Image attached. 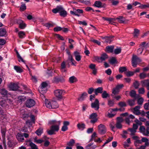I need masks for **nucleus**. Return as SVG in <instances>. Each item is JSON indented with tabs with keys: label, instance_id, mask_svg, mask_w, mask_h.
I'll list each match as a JSON object with an SVG mask.
<instances>
[{
	"label": "nucleus",
	"instance_id": "nucleus-13",
	"mask_svg": "<svg viewBox=\"0 0 149 149\" xmlns=\"http://www.w3.org/2000/svg\"><path fill=\"white\" fill-rule=\"evenodd\" d=\"M8 87L10 90L15 91L18 89L19 86L17 84L11 83L9 85Z\"/></svg>",
	"mask_w": 149,
	"mask_h": 149
},
{
	"label": "nucleus",
	"instance_id": "nucleus-4",
	"mask_svg": "<svg viewBox=\"0 0 149 149\" xmlns=\"http://www.w3.org/2000/svg\"><path fill=\"white\" fill-rule=\"evenodd\" d=\"M47 86V84L46 82H43L42 83L41 86L39 88V92L41 93V94L45 93L46 92V87Z\"/></svg>",
	"mask_w": 149,
	"mask_h": 149
},
{
	"label": "nucleus",
	"instance_id": "nucleus-47",
	"mask_svg": "<svg viewBox=\"0 0 149 149\" xmlns=\"http://www.w3.org/2000/svg\"><path fill=\"white\" fill-rule=\"evenodd\" d=\"M130 95L132 97L135 98L136 95L135 91L133 90H132L130 92Z\"/></svg>",
	"mask_w": 149,
	"mask_h": 149
},
{
	"label": "nucleus",
	"instance_id": "nucleus-49",
	"mask_svg": "<svg viewBox=\"0 0 149 149\" xmlns=\"http://www.w3.org/2000/svg\"><path fill=\"white\" fill-rule=\"evenodd\" d=\"M74 143V140L73 139H71L70 141L68 142L67 144L69 146H72Z\"/></svg>",
	"mask_w": 149,
	"mask_h": 149
},
{
	"label": "nucleus",
	"instance_id": "nucleus-52",
	"mask_svg": "<svg viewBox=\"0 0 149 149\" xmlns=\"http://www.w3.org/2000/svg\"><path fill=\"white\" fill-rule=\"evenodd\" d=\"M110 126L112 130L113 131L115 132L116 131V129L115 128L114 126V124L113 123H111L110 124Z\"/></svg>",
	"mask_w": 149,
	"mask_h": 149
},
{
	"label": "nucleus",
	"instance_id": "nucleus-40",
	"mask_svg": "<svg viewBox=\"0 0 149 149\" xmlns=\"http://www.w3.org/2000/svg\"><path fill=\"white\" fill-rule=\"evenodd\" d=\"M18 35L19 37L21 38H22L24 37L25 33L24 32L20 31L19 32Z\"/></svg>",
	"mask_w": 149,
	"mask_h": 149
},
{
	"label": "nucleus",
	"instance_id": "nucleus-3",
	"mask_svg": "<svg viewBox=\"0 0 149 149\" xmlns=\"http://www.w3.org/2000/svg\"><path fill=\"white\" fill-rule=\"evenodd\" d=\"M98 133L101 135H103L107 132V129L105 126L102 124H100L98 127Z\"/></svg>",
	"mask_w": 149,
	"mask_h": 149
},
{
	"label": "nucleus",
	"instance_id": "nucleus-34",
	"mask_svg": "<svg viewBox=\"0 0 149 149\" xmlns=\"http://www.w3.org/2000/svg\"><path fill=\"white\" fill-rule=\"evenodd\" d=\"M6 132V130L5 129H2L1 130V133L2 136L4 141L5 139V135Z\"/></svg>",
	"mask_w": 149,
	"mask_h": 149
},
{
	"label": "nucleus",
	"instance_id": "nucleus-37",
	"mask_svg": "<svg viewBox=\"0 0 149 149\" xmlns=\"http://www.w3.org/2000/svg\"><path fill=\"white\" fill-rule=\"evenodd\" d=\"M6 33V30L3 29H0V36H3Z\"/></svg>",
	"mask_w": 149,
	"mask_h": 149
},
{
	"label": "nucleus",
	"instance_id": "nucleus-2",
	"mask_svg": "<svg viewBox=\"0 0 149 149\" xmlns=\"http://www.w3.org/2000/svg\"><path fill=\"white\" fill-rule=\"evenodd\" d=\"M65 93V91L63 90L57 89L54 91L55 96L58 99H62Z\"/></svg>",
	"mask_w": 149,
	"mask_h": 149
},
{
	"label": "nucleus",
	"instance_id": "nucleus-39",
	"mask_svg": "<svg viewBox=\"0 0 149 149\" xmlns=\"http://www.w3.org/2000/svg\"><path fill=\"white\" fill-rule=\"evenodd\" d=\"M25 97L24 96H19L18 98V100L19 102H23L25 100Z\"/></svg>",
	"mask_w": 149,
	"mask_h": 149
},
{
	"label": "nucleus",
	"instance_id": "nucleus-54",
	"mask_svg": "<svg viewBox=\"0 0 149 149\" xmlns=\"http://www.w3.org/2000/svg\"><path fill=\"white\" fill-rule=\"evenodd\" d=\"M135 99L133 100H130L128 101L129 104L130 106H133L135 104Z\"/></svg>",
	"mask_w": 149,
	"mask_h": 149
},
{
	"label": "nucleus",
	"instance_id": "nucleus-41",
	"mask_svg": "<svg viewBox=\"0 0 149 149\" xmlns=\"http://www.w3.org/2000/svg\"><path fill=\"white\" fill-rule=\"evenodd\" d=\"M43 132V129L42 128H40L37 130L35 133L37 134V135L39 136Z\"/></svg>",
	"mask_w": 149,
	"mask_h": 149
},
{
	"label": "nucleus",
	"instance_id": "nucleus-20",
	"mask_svg": "<svg viewBox=\"0 0 149 149\" xmlns=\"http://www.w3.org/2000/svg\"><path fill=\"white\" fill-rule=\"evenodd\" d=\"M113 37V36L108 37H102V39L104 40L105 42L107 43H110L113 40L112 38Z\"/></svg>",
	"mask_w": 149,
	"mask_h": 149
},
{
	"label": "nucleus",
	"instance_id": "nucleus-15",
	"mask_svg": "<svg viewBox=\"0 0 149 149\" xmlns=\"http://www.w3.org/2000/svg\"><path fill=\"white\" fill-rule=\"evenodd\" d=\"M17 23L19 24V27L21 29H23L25 28L26 25L23 21L20 19H18L17 21Z\"/></svg>",
	"mask_w": 149,
	"mask_h": 149
},
{
	"label": "nucleus",
	"instance_id": "nucleus-63",
	"mask_svg": "<svg viewBox=\"0 0 149 149\" xmlns=\"http://www.w3.org/2000/svg\"><path fill=\"white\" fill-rule=\"evenodd\" d=\"M116 19L118 20V22L120 23H123L124 21L123 20V17L120 16L119 17L116 18Z\"/></svg>",
	"mask_w": 149,
	"mask_h": 149
},
{
	"label": "nucleus",
	"instance_id": "nucleus-33",
	"mask_svg": "<svg viewBox=\"0 0 149 149\" xmlns=\"http://www.w3.org/2000/svg\"><path fill=\"white\" fill-rule=\"evenodd\" d=\"M68 60L71 62L72 65L74 66L76 65H75L76 62L73 59L71 55H70L68 56Z\"/></svg>",
	"mask_w": 149,
	"mask_h": 149
},
{
	"label": "nucleus",
	"instance_id": "nucleus-62",
	"mask_svg": "<svg viewBox=\"0 0 149 149\" xmlns=\"http://www.w3.org/2000/svg\"><path fill=\"white\" fill-rule=\"evenodd\" d=\"M135 88H137L139 86V83L138 81H135L133 84Z\"/></svg>",
	"mask_w": 149,
	"mask_h": 149
},
{
	"label": "nucleus",
	"instance_id": "nucleus-27",
	"mask_svg": "<svg viewBox=\"0 0 149 149\" xmlns=\"http://www.w3.org/2000/svg\"><path fill=\"white\" fill-rule=\"evenodd\" d=\"M135 58L133 55L132 60V65L134 67H136L137 64V63Z\"/></svg>",
	"mask_w": 149,
	"mask_h": 149
},
{
	"label": "nucleus",
	"instance_id": "nucleus-43",
	"mask_svg": "<svg viewBox=\"0 0 149 149\" xmlns=\"http://www.w3.org/2000/svg\"><path fill=\"white\" fill-rule=\"evenodd\" d=\"M139 7L141 9H145L147 8H149V4H141L139 6Z\"/></svg>",
	"mask_w": 149,
	"mask_h": 149
},
{
	"label": "nucleus",
	"instance_id": "nucleus-23",
	"mask_svg": "<svg viewBox=\"0 0 149 149\" xmlns=\"http://www.w3.org/2000/svg\"><path fill=\"white\" fill-rule=\"evenodd\" d=\"M103 88L101 87H98L95 90V93L96 95L98 93H102L103 92Z\"/></svg>",
	"mask_w": 149,
	"mask_h": 149
},
{
	"label": "nucleus",
	"instance_id": "nucleus-45",
	"mask_svg": "<svg viewBox=\"0 0 149 149\" xmlns=\"http://www.w3.org/2000/svg\"><path fill=\"white\" fill-rule=\"evenodd\" d=\"M139 31L137 29H134V37H137L139 33Z\"/></svg>",
	"mask_w": 149,
	"mask_h": 149
},
{
	"label": "nucleus",
	"instance_id": "nucleus-48",
	"mask_svg": "<svg viewBox=\"0 0 149 149\" xmlns=\"http://www.w3.org/2000/svg\"><path fill=\"white\" fill-rule=\"evenodd\" d=\"M90 41L95 43H96L98 45H100L101 44V42L97 40L94 39L93 38H91V39Z\"/></svg>",
	"mask_w": 149,
	"mask_h": 149
},
{
	"label": "nucleus",
	"instance_id": "nucleus-14",
	"mask_svg": "<svg viewBox=\"0 0 149 149\" xmlns=\"http://www.w3.org/2000/svg\"><path fill=\"white\" fill-rule=\"evenodd\" d=\"M16 138L19 142H23L24 140L23 134L18 133L16 135Z\"/></svg>",
	"mask_w": 149,
	"mask_h": 149
},
{
	"label": "nucleus",
	"instance_id": "nucleus-36",
	"mask_svg": "<svg viewBox=\"0 0 149 149\" xmlns=\"http://www.w3.org/2000/svg\"><path fill=\"white\" fill-rule=\"evenodd\" d=\"M0 93L3 95H5L7 94V91L5 89H0Z\"/></svg>",
	"mask_w": 149,
	"mask_h": 149
},
{
	"label": "nucleus",
	"instance_id": "nucleus-51",
	"mask_svg": "<svg viewBox=\"0 0 149 149\" xmlns=\"http://www.w3.org/2000/svg\"><path fill=\"white\" fill-rule=\"evenodd\" d=\"M81 2L87 5H90L91 4L90 0H83L81 1Z\"/></svg>",
	"mask_w": 149,
	"mask_h": 149
},
{
	"label": "nucleus",
	"instance_id": "nucleus-57",
	"mask_svg": "<svg viewBox=\"0 0 149 149\" xmlns=\"http://www.w3.org/2000/svg\"><path fill=\"white\" fill-rule=\"evenodd\" d=\"M109 62L113 64L116 62V60L114 58H112L110 60Z\"/></svg>",
	"mask_w": 149,
	"mask_h": 149
},
{
	"label": "nucleus",
	"instance_id": "nucleus-42",
	"mask_svg": "<svg viewBox=\"0 0 149 149\" xmlns=\"http://www.w3.org/2000/svg\"><path fill=\"white\" fill-rule=\"evenodd\" d=\"M61 7V6H57L56 8L53 9L52 10V12L55 13H59V8H60Z\"/></svg>",
	"mask_w": 149,
	"mask_h": 149
},
{
	"label": "nucleus",
	"instance_id": "nucleus-35",
	"mask_svg": "<svg viewBox=\"0 0 149 149\" xmlns=\"http://www.w3.org/2000/svg\"><path fill=\"white\" fill-rule=\"evenodd\" d=\"M139 130L141 133L144 135H145L146 130L145 127L143 126H141L139 128Z\"/></svg>",
	"mask_w": 149,
	"mask_h": 149
},
{
	"label": "nucleus",
	"instance_id": "nucleus-44",
	"mask_svg": "<svg viewBox=\"0 0 149 149\" xmlns=\"http://www.w3.org/2000/svg\"><path fill=\"white\" fill-rule=\"evenodd\" d=\"M147 75L144 72L141 73L139 74V77L140 79H143L146 78Z\"/></svg>",
	"mask_w": 149,
	"mask_h": 149
},
{
	"label": "nucleus",
	"instance_id": "nucleus-16",
	"mask_svg": "<svg viewBox=\"0 0 149 149\" xmlns=\"http://www.w3.org/2000/svg\"><path fill=\"white\" fill-rule=\"evenodd\" d=\"M30 118L31 121L29 120L27 121L26 122V123L27 125L29 124L31 125L32 123L34 124L35 123V116L33 115H31L30 116Z\"/></svg>",
	"mask_w": 149,
	"mask_h": 149
},
{
	"label": "nucleus",
	"instance_id": "nucleus-50",
	"mask_svg": "<svg viewBox=\"0 0 149 149\" xmlns=\"http://www.w3.org/2000/svg\"><path fill=\"white\" fill-rule=\"evenodd\" d=\"M142 143L141 140L137 139L134 142V144L135 146L137 147L138 146L139 144H141Z\"/></svg>",
	"mask_w": 149,
	"mask_h": 149
},
{
	"label": "nucleus",
	"instance_id": "nucleus-1",
	"mask_svg": "<svg viewBox=\"0 0 149 149\" xmlns=\"http://www.w3.org/2000/svg\"><path fill=\"white\" fill-rule=\"evenodd\" d=\"M61 122V121H57L56 120H52L49 121V123L54 125L52 126L51 130L47 131V133L49 135H52L56 131H58L59 130V126L60 125Z\"/></svg>",
	"mask_w": 149,
	"mask_h": 149
},
{
	"label": "nucleus",
	"instance_id": "nucleus-61",
	"mask_svg": "<svg viewBox=\"0 0 149 149\" xmlns=\"http://www.w3.org/2000/svg\"><path fill=\"white\" fill-rule=\"evenodd\" d=\"M144 48L141 47L139 48L137 50V52L138 53V54L140 55L142 53Z\"/></svg>",
	"mask_w": 149,
	"mask_h": 149
},
{
	"label": "nucleus",
	"instance_id": "nucleus-31",
	"mask_svg": "<svg viewBox=\"0 0 149 149\" xmlns=\"http://www.w3.org/2000/svg\"><path fill=\"white\" fill-rule=\"evenodd\" d=\"M114 47L113 46H108L106 47V49L107 52H113Z\"/></svg>",
	"mask_w": 149,
	"mask_h": 149
},
{
	"label": "nucleus",
	"instance_id": "nucleus-10",
	"mask_svg": "<svg viewBox=\"0 0 149 149\" xmlns=\"http://www.w3.org/2000/svg\"><path fill=\"white\" fill-rule=\"evenodd\" d=\"M0 114L1 116L0 118L1 120H2V121L3 122H5L7 119V115L4 114L1 108H0Z\"/></svg>",
	"mask_w": 149,
	"mask_h": 149
},
{
	"label": "nucleus",
	"instance_id": "nucleus-46",
	"mask_svg": "<svg viewBox=\"0 0 149 149\" xmlns=\"http://www.w3.org/2000/svg\"><path fill=\"white\" fill-rule=\"evenodd\" d=\"M121 51V49L120 48H118L115 49L114 50V53L115 54H118L120 53Z\"/></svg>",
	"mask_w": 149,
	"mask_h": 149
},
{
	"label": "nucleus",
	"instance_id": "nucleus-8",
	"mask_svg": "<svg viewBox=\"0 0 149 149\" xmlns=\"http://www.w3.org/2000/svg\"><path fill=\"white\" fill-rule=\"evenodd\" d=\"M25 104L26 107L29 108L34 106L35 102L33 99H29L27 100Z\"/></svg>",
	"mask_w": 149,
	"mask_h": 149
},
{
	"label": "nucleus",
	"instance_id": "nucleus-38",
	"mask_svg": "<svg viewBox=\"0 0 149 149\" xmlns=\"http://www.w3.org/2000/svg\"><path fill=\"white\" fill-rule=\"evenodd\" d=\"M77 81V79L74 76L71 77L69 78L70 82L71 83H73Z\"/></svg>",
	"mask_w": 149,
	"mask_h": 149
},
{
	"label": "nucleus",
	"instance_id": "nucleus-21",
	"mask_svg": "<svg viewBox=\"0 0 149 149\" xmlns=\"http://www.w3.org/2000/svg\"><path fill=\"white\" fill-rule=\"evenodd\" d=\"M87 94L86 92H84L78 98V100L79 101L83 100L87 97Z\"/></svg>",
	"mask_w": 149,
	"mask_h": 149
},
{
	"label": "nucleus",
	"instance_id": "nucleus-29",
	"mask_svg": "<svg viewBox=\"0 0 149 149\" xmlns=\"http://www.w3.org/2000/svg\"><path fill=\"white\" fill-rule=\"evenodd\" d=\"M14 69L18 73H21L23 72L22 69L18 66H14Z\"/></svg>",
	"mask_w": 149,
	"mask_h": 149
},
{
	"label": "nucleus",
	"instance_id": "nucleus-55",
	"mask_svg": "<svg viewBox=\"0 0 149 149\" xmlns=\"http://www.w3.org/2000/svg\"><path fill=\"white\" fill-rule=\"evenodd\" d=\"M128 130H129L131 132V135H133L136 132V130L132 128H129L128 129Z\"/></svg>",
	"mask_w": 149,
	"mask_h": 149
},
{
	"label": "nucleus",
	"instance_id": "nucleus-59",
	"mask_svg": "<svg viewBox=\"0 0 149 149\" xmlns=\"http://www.w3.org/2000/svg\"><path fill=\"white\" fill-rule=\"evenodd\" d=\"M16 53H17V57H18V58L19 59V62H20V61L24 62V61H23V60L22 58L20 56V55H19V53H18V52H17V51H16Z\"/></svg>",
	"mask_w": 149,
	"mask_h": 149
},
{
	"label": "nucleus",
	"instance_id": "nucleus-17",
	"mask_svg": "<svg viewBox=\"0 0 149 149\" xmlns=\"http://www.w3.org/2000/svg\"><path fill=\"white\" fill-rule=\"evenodd\" d=\"M142 85L143 86H146L148 90H149V80H144L141 81Z\"/></svg>",
	"mask_w": 149,
	"mask_h": 149
},
{
	"label": "nucleus",
	"instance_id": "nucleus-24",
	"mask_svg": "<svg viewBox=\"0 0 149 149\" xmlns=\"http://www.w3.org/2000/svg\"><path fill=\"white\" fill-rule=\"evenodd\" d=\"M103 19L105 20L108 21L110 24H113L115 20V19L113 18L103 17Z\"/></svg>",
	"mask_w": 149,
	"mask_h": 149
},
{
	"label": "nucleus",
	"instance_id": "nucleus-6",
	"mask_svg": "<svg viewBox=\"0 0 149 149\" xmlns=\"http://www.w3.org/2000/svg\"><path fill=\"white\" fill-rule=\"evenodd\" d=\"M97 115L96 113H93L90 115L89 118L91 119L90 122L91 123L94 124L97 122L98 120L97 118Z\"/></svg>",
	"mask_w": 149,
	"mask_h": 149
},
{
	"label": "nucleus",
	"instance_id": "nucleus-30",
	"mask_svg": "<svg viewBox=\"0 0 149 149\" xmlns=\"http://www.w3.org/2000/svg\"><path fill=\"white\" fill-rule=\"evenodd\" d=\"M109 96V95L108 93L106 91H103L102 94V97L103 98H106Z\"/></svg>",
	"mask_w": 149,
	"mask_h": 149
},
{
	"label": "nucleus",
	"instance_id": "nucleus-56",
	"mask_svg": "<svg viewBox=\"0 0 149 149\" xmlns=\"http://www.w3.org/2000/svg\"><path fill=\"white\" fill-rule=\"evenodd\" d=\"M43 141V140L42 139H37L36 138L34 139V142L37 143H41Z\"/></svg>",
	"mask_w": 149,
	"mask_h": 149
},
{
	"label": "nucleus",
	"instance_id": "nucleus-19",
	"mask_svg": "<svg viewBox=\"0 0 149 149\" xmlns=\"http://www.w3.org/2000/svg\"><path fill=\"white\" fill-rule=\"evenodd\" d=\"M141 108L140 106H136L134 109L133 113L136 115H139L141 114L139 111V109Z\"/></svg>",
	"mask_w": 149,
	"mask_h": 149
},
{
	"label": "nucleus",
	"instance_id": "nucleus-53",
	"mask_svg": "<svg viewBox=\"0 0 149 149\" xmlns=\"http://www.w3.org/2000/svg\"><path fill=\"white\" fill-rule=\"evenodd\" d=\"M143 101L144 99L142 97L140 98L138 100V104L139 105H141L142 104Z\"/></svg>",
	"mask_w": 149,
	"mask_h": 149
},
{
	"label": "nucleus",
	"instance_id": "nucleus-28",
	"mask_svg": "<svg viewBox=\"0 0 149 149\" xmlns=\"http://www.w3.org/2000/svg\"><path fill=\"white\" fill-rule=\"evenodd\" d=\"M94 6L98 8H100L102 7V3L99 1H97L95 2L94 5Z\"/></svg>",
	"mask_w": 149,
	"mask_h": 149
},
{
	"label": "nucleus",
	"instance_id": "nucleus-32",
	"mask_svg": "<svg viewBox=\"0 0 149 149\" xmlns=\"http://www.w3.org/2000/svg\"><path fill=\"white\" fill-rule=\"evenodd\" d=\"M77 127L79 130H83L85 127V125L84 123H78L77 125Z\"/></svg>",
	"mask_w": 149,
	"mask_h": 149
},
{
	"label": "nucleus",
	"instance_id": "nucleus-11",
	"mask_svg": "<svg viewBox=\"0 0 149 149\" xmlns=\"http://www.w3.org/2000/svg\"><path fill=\"white\" fill-rule=\"evenodd\" d=\"M59 13L60 15L62 17H65L67 15V13L66 11L63 8V7L61 6L60 8H59Z\"/></svg>",
	"mask_w": 149,
	"mask_h": 149
},
{
	"label": "nucleus",
	"instance_id": "nucleus-64",
	"mask_svg": "<svg viewBox=\"0 0 149 149\" xmlns=\"http://www.w3.org/2000/svg\"><path fill=\"white\" fill-rule=\"evenodd\" d=\"M114 101L111 100H109L108 102V105L110 107H112L114 105Z\"/></svg>",
	"mask_w": 149,
	"mask_h": 149
},
{
	"label": "nucleus",
	"instance_id": "nucleus-25",
	"mask_svg": "<svg viewBox=\"0 0 149 149\" xmlns=\"http://www.w3.org/2000/svg\"><path fill=\"white\" fill-rule=\"evenodd\" d=\"M51 109H56L58 108L59 105L57 102L55 101H52Z\"/></svg>",
	"mask_w": 149,
	"mask_h": 149
},
{
	"label": "nucleus",
	"instance_id": "nucleus-26",
	"mask_svg": "<svg viewBox=\"0 0 149 149\" xmlns=\"http://www.w3.org/2000/svg\"><path fill=\"white\" fill-rule=\"evenodd\" d=\"M66 67L65 63V62H63L61 65V70L62 72H65L66 71L65 68Z\"/></svg>",
	"mask_w": 149,
	"mask_h": 149
},
{
	"label": "nucleus",
	"instance_id": "nucleus-58",
	"mask_svg": "<svg viewBox=\"0 0 149 149\" xmlns=\"http://www.w3.org/2000/svg\"><path fill=\"white\" fill-rule=\"evenodd\" d=\"M126 68L125 67H120L119 68V71L120 72H123L126 70Z\"/></svg>",
	"mask_w": 149,
	"mask_h": 149
},
{
	"label": "nucleus",
	"instance_id": "nucleus-22",
	"mask_svg": "<svg viewBox=\"0 0 149 149\" xmlns=\"http://www.w3.org/2000/svg\"><path fill=\"white\" fill-rule=\"evenodd\" d=\"M45 104L47 108L49 109H51L52 101L50 102L48 100L45 99Z\"/></svg>",
	"mask_w": 149,
	"mask_h": 149
},
{
	"label": "nucleus",
	"instance_id": "nucleus-5",
	"mask_svg": "<svg viewBox=\"0 0 149 149\" xmlns=\"http://www.w3.org/2000/svg\"><path fill=\"white\" fill-rule=\"evenodd\" d=\"M108 57V56L107 54L105 53H104L102 54L100 57L98 56L95 57V59L97 62L101 63L103 61H105Z\"/></svg>",
	"mask_w": 149,
	"mask_h": 149
},
{
	"label": "nucleus",
	"instance_id": "nucleus-18",
	"mask_svg": "<svg viewBox=\"0 0 149 149\" xmlns=\"http://www.w3.org/2000/svg\"><path fill=\"white\" fill-rule=\"evenodd\" d=\"M26 142H30L29 146L31 147V149H38L37 146L35 144L32 143L31 140H27Z\"/></svg>",
	"mask_w": 149,
	"mask_h": 149
},
{
	"label": "nucleus",
	"instance_id": "nucleus-7",
	"mask_svg": "<svg viewBox=\"0 0 149 149\" xmlns=\"http://www.w3.org/2000/svg\"><path fill=\"white\" fill-rule=\"evenodd\" d=\"M123 86V85L122 84L118 85L116 88L113 89L112 96H113L117 94L119 91L120 89L122 88Z\"/></svg>",
	"mask_w": 149,
	"mask_h": 149
},
{
	"label": "nucleus",
	"instance_id": "nucleus-60",
	"mask_svg": "<svg viewBox=\"0 0 149 149\" xmlns=\"http://www.w3.org/2000/svg\"><path fill=\"white\" fill-rule=\"evenodd\" d=\"M26 8V7L25 4L22 5L20 8V10L21 11H23Z\"/></svg>",
	"mask_w": 149,
	"mask_h": 149
},
{
	"label": "nucleus",
	"instance_id": "nucleus-9",
	"mask_svg": "<svg viewBox=\"0 0 149 149\" xmlns=\"http://www.w3.org/2000/svg\"><path fill=\"white\" fill-rule=\"evenodd\" d=\"M91 107L95 110H98L99 108V102L97 99H95L94 102L91 103Z\"/></svg>",
	"mask_w": 149,
	"mask_h": 149
},
{
	"label": "nucleus",
	"instance_id": "nucleus-12",
	"mask_svg": "<svg viewBox=\"0 0 149 149\" xmlns=\"http://www.w3.org/2000/svg\"><path fill=\"white\" fill-rule=\"evenodd\" d=\"M73 54L75 57V60L77 61H80L81 59V56L80 55L79 52L77 51H74V52Z\"/></svg>",
	"mask_w": 149,
	"mask_h": 149
}]
</instances>
